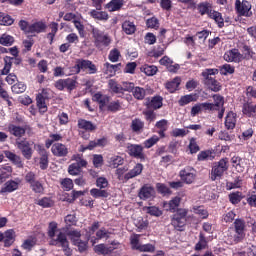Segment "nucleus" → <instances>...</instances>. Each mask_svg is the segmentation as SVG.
<instances>
[{
	"mask_svg": "<svg viewBox=\"0 0 256 256\" xmlns=\"http://www.w3.org/2000/svg\"><path fill=\"white\" fill-rule=\"evenodd\" d=\"M214 103H200L193 106V115L201 113V111H218V119H223L225 115V97L221 94H214L212 96Z\"/></svg>",
	"mask_w": 256,
	"mask_h": 256,
	"instance_id": "nucleus-1",
	"label": "nucleus"
},
{
	"mask_svg": "<svg viewBox=\"0 0 256 256\" xmlns=\"http://www.w3.org/2000/svg\"><path fill=\"white\" fill-rule=\"evenodd\" d=\"M48 235L51 238L50 245L62 247L65 255H71V248H69V241H67V236L61 230L57 229V223L51 222L49 224Z\"/></svg>",
	"mask_w": 256,
	"mask_h": 256,
	"instance_id": "nucleus-2",
	"label": "nucleus"
},
{
	"mask_svg": "<svg viewBox=\"0 0 256 256\" xmlns=\"http://www.w3.org/2000/svg\"><path fill=\"white\" fill-rule=\"evenodd\" d=\"M218 73V69H205L202 72V77L205 79V85L208 87V89H210V91H213L214 93H219V91L223 89L221 83L212 77V75H217Z\"/></svg>",
	"mask_w": 256,
	"mask_h": 256,
	"instance_id": "nucleus-3",
	"label": "nucleus"
},
{
	"mask_svg": "<svg viewBox=\"0 0 256 256\" xmlns=\"http://www.w3.org/2000/svg\"><path fill=\"white\" fill-rule=\"evenodd\" d=\"M187 213H189L188 209L179 208L173 215L171 219V225L174 226V229H176V231H183L185 223H187Z\"/></svg>",
	"mask_w": 256,
	"mask_h": 256,
	"instance_id": "nucleus-4",
	"label": "nucleus"
},
{
	"mask_svg": "<svg viewBox=\"0 0 256 256\" xmlns=\"http://www.w3.org/2000/svg\"><path fill=\"white\" fill-rule=\"evenodd\" d=\"M92 37L94 39V45L97 47V49L103 50V47H109V45H111V37L97 28L92 29Z\"/></svg>",
	"mask_w": 256,
	"mask_h": 256,
	"instance_id": "nucleus-5",
	"label": "nucleus"
},
{
	"mask_svg": "<svg viewBox=\"0 0 256 256\" xmlns=\"http://www.w3.org/2000/svg\"><path fill=\"white\" fill-rule=\"evenodd\" d=\"M235 11L238 17H252L253 16V11L251 2L247 0H235L234 3Z\"/></svg>",
	"mask_w": 256,
	"mask_h": 256,
	"instance_id": "nucleus-6",
	"label": "nucleus"
},
{
	"mask_svg": "<svg viewBox=\"0 0 256 256\" xmlns=\"http://www.w3.org/2000/svg\"><path fill=\"white\" fill-rule=\"evenodd\" d=\"M234 241L235 243H241L245 239V231L247 229V223L242 218H237L234 220Z\"/></svg>",
	"mask_w": 256,
	"mask_h": 256,
	"instance_id": "nucleus-7",
	"label": "nucleus"
},
{
	"mask_svg": "<svg viewBox=\"0 0 256 256\" xmlns=\"http://www.w3.org/2000/svg\"><path fill=\"white\" fill-rule=\"evenodd\" d=\"M227 163H228L227 158H222L212 167V173H211L212 181H216L218 177H221L222 175L225 174V171L229 169V166L227 165Z\"/></svg>",
	"mask_w": 256,
	"mask_h": 256,
	"instance_id": "nucleus-8",
	"label": "nucleus"
},
{
	"mask_svg": "<svg viewBox=\"0 0 256 256\" xmlns=\"http://www.w3.org/2000/svg\"><path fill=\"white\" fill-rule=\"evenodd\" d=\"M15 145L25 159H31L33 157V149H31V144L27 139L16 138Z\"/></svg>",
	"mask_w": 256,
	"mask_h": 256,
	"instance_id": "nucleus-9",
	"label": "nucleus"
},
{
	"mask_svg": "<svg viewBox=\"0 0 256 256\" xmlns=\"http://www.w3.org/2000/svg\"><path fill=\"white\" fill-rule=\"evenodd\" d=\"M74 69L76 73H81V69H88L90 75H95V73H97V66H95L91 60L78 59Z\"/></svg>",
	"mask_w": 256,
	"mask_h": 256,
	"instance_id": "nucleus-10",
	"label": "nucleus"
},
{
	"mask_svg": "<svg viewBox=\"0 0 256 256\" xmlns=\"http://www.w3.org/2000/svg\"><path fill=\"white\" fill-rule=\"evenodd\" d=\"M223 57L227 63H241L243 61V54L237 48L226 51Z\"/></svg>",
	"mask_w": 256,
	"mask_h": 256,
	"instance_id": "nucleus-11",
	"label": "nucleus"
},
{
	"mask_svg": "<svg viewBox=\"0 0 256 256\" xmlns=\"http://www.w3.org/2000/svg\"><path fill=\"white\" fill-rule=\"evenodd\" d=\"M155 195V188L149 184L142 186L138 193V197L142 199V201H147V199H155Z\"/></svg>",
	"mask_w": 256,
	"mask_h": 256,
	"instance_id": "nucleus-12",
	"label": "nucleus"
},
{
	"mask_svg": "<svg viewBox=\"0 0 256 256\" xmlns=\"http://www.w3.org/2000/svg\"><path fill=\"white\" fill-rule=\"evenodd\" d=\"M49 99V92L45 89L42 90L40 94L36 97L37 107L41 113H46L47 111V100Z\"/></svg>",
	"mask_w": 256,
	"mask_h": 256,
	"instance_id": "nucleus-13",
	"label": "nucleus"
},
{
	"mask_svg": "<svg viewBox=\"0 0 256 256\" xmlns=\"http://www.w3.org/2000/svg\"><path fill=\"white\" fill-rule=\"evenodd\" d=\"M76 162L72 163L68 167V173L69 175H79L81 173L82 167H87V161L81 159V157H76Z\"/></svg>",
	"mask_w": 256,
	"mask_h": 256,
	"instance_id": "nucleus-14",
	"label": "nucleus"
},
{
	"mask_svg": "<svg viewBox=\"0 0 256 256\" xmlns=\"http://www.w3.org/2000/svg\"><path fill=\"white\" fill-rule=\"evenodd\" d=\"M19 185H21V179L19 178L15 180H8L1 188L0 193H13V191H17V189H19Z\"/></svg>",
	"mask_w": 256,
	"mask_h": 256,
	"instance_id": "nucleus-15",
	"label": "nucleus"
},
{
	"mask_svg": "<svg viewBox=\"0 0 256 256\" xmlns=\"http://www.w3.org/2000/svg\"><path fill=\"white\" fill-rule=\"evenodd\" d=\"M128 154L131 157H135L136 159H144L145 155L143 154V146L137 144H129L127 146Z\"/></svg>",
	"mask_w": 256,
	"mask_h": 256,
	"instance_id": "nucleus-16",
	"label": "nucleus"
},
{
	"mask_svg": "<svg viewBox=\"0 0 256 256\" xmlns=\"http://www.w3.org/2000/svg\"><path fill=\"white\" fill-rule=\"evenodd\" d=\"M4 63L5 64H4V68L2 70V75H9V71H11V67H12L13 63L15 65H19V63H21V59L6 56L4 58Z\"/></svg>",
	"mask_w": 256,
	"mask_h": 256,
	"instance_id": "nucleus-17",
	"label": "nucleus"
},
{
	"mask_svg": "<svg viewBox=\"0 0 256 256\" xmlns=\"http://www.w3.org/2000/svg\"><path fill=\"white\" fill-rule=\"evenodd\" d=\"M208 17L216 23L219 29H223V27H225V18H223V14L221 12L212 10V13Z\"/></svg>",
	"mask_w": 256,
	"mask_h": 256,
	"instance_id": "nucleus-18",
	"label": "nucleus"
},
{
	"mask_svg": "<svg viewBox=\"0 0 256 256\" xmlns=\"http://www.w3.org/2000/svg\"><path fill=\"white\" fill-rule=\"evenodd\" d=\"M52 153L56 157H66V155L69 153V150H67V146H65L62 143H55L52 145Z\"/></svg>",
	"mask_w": 256,
	"mask_h": 256,
	"instance_id": "nucleus-19",
	"label": "nucleus"
},
{
	"mask_svg": "<svg viewBox=\"0 0 256 256\" xmlns=\"http://www.w3.org/2000/svg\"><path fill=\"white\" fill-rule=\"evenodd\" d=\"M113 233H111L109 230H107L105 227H102L96 231V238H91L92 245H95L99 239H109Z\"/></svg>",
	"mask_w": 256,
	"mask_h": 256,
	"instance_id": "nucleus-20",
	"label": "nucleus"
},
{
	"mask_svg": "<svg viewBox=\"0 0 256 256\" xmlns=\"http://www.w3.org/2000/svg\"><path fill=\"white\" fill-rule=\"evenodd\" d=\"M8 131H9L10 135H13L17 139H21V137H23V135H25V133H26L25 128H23L21 126L14 125V124L8 125Z\"/></svg>",
	"mask_w": 256,
	"mask_h": 256,
	"instance_id": "nucleus-21",
	"label": "nucleus"
},
{
	"mask_svg": "<svg viewBox=\"0 0 256 256\" xmlns=\"http://www.w3.org/2000/svg\"><path fill=\"white\" fill-rule=\"evenodd\" d=\"M215 159V151L213 149L200 151L197 155V161H213Z\"/></svg>",
	"mask_w": 256,
	"mask_h": 256,
	"instance_id": "nucleus-22",
	"label": "nucleus"
},
{
	"mask_svg": "<svg viewBox=\"0 0 256 256\" xmlns=\"http://www.w3.org/2000/svg\"><path fill=\"white\" fill-rule=\"evenodd\" d=\"M79 129H83L84 131H88L89 133L93 131H97V125L93 124L91 121H87L85 119L78 120Z\"/></svg>",
	"mask_w": 256,
	"mask_h": 256,
	"instance_id": "nucleus-23",
	"label": "nucleus"
},
{
	"mask_svg": "<svg viewBox=\"0 0 256 256\" xmlns=\"http://www.w3.org/2000/svg\"><path fill=\"white\" fill-rule=\"evenodd\" d=\"M200 15H208V17L213 12V4L209 2H201L197 6Z\"/></svg>",
	"mask_w": 256,
	"mask_h": 256,
	"instance_id": "nucleus-24",
	"label": "nucleus"
},
{
	"mask_svg": "<svg viewBox=\"0 0 256 256\" xmlns=\"http://www.w3.org/2000/svg\"><path fill=\"white\" fill-rule=\"evenodd\" d=\"M242 55H243V59H245L246 61H255L256 60V52L253 51V48H251V46L249 45H244L242 47Z\"/></svg>",
	"mask_w": 256,
	"mask_h": 256,
	"instance_id": "nucleus-25",
	"label": "nucleus"
},
{
	"mask_svg": "<svg viewBox=\"0 0 256 256\" xmlns=\"http://www.w3.org/2000/svg\"><path fill=\"white\" fill-rule=\"evenodd\" d=\"M4 155L7 159H9V161L14 163V165H17V167H23V161L21 160V156L9 150L4 151Z\"/></svg>",
	"mask_w": 256,
	"mask_h": 256,
	"instance_id": "nucleus-26",
	"label": "nucleus"
},
{
	"mask_svg": "<svg viewBox=\"0 0 256 256\" xmlns=\"http://www.w3.org/2000/svg\"><path fill=\"white\" fill-rule=\"evenodd\" d=\"M121 67V64H110L109 62H106L103 67V71L105 75H108V77H114V75L117 73V70Z\"/></svg>",
	"mask_w": 256,
	"mask_h": 256,
	"instance_id": "nucleus-27",
	"label": "nucleus"
},
{
	"mask_svg": "<svg viewBox=\"0 0 256 256\" xmlns=\"http://www.w3.org/2000/svg\"><path fill=\"white\" fill-rule=\"evenodd\" d=\"M147 109H161L163 107V98L161 96H155L146 103Z\"/></svg>",
	"mask_w": 256,
	"mask_h": 256,
	"instance_id": "nucleus-28",
	"label": "nucleus"
},
{
	"mask_svg": "<svg viewBox=\"0 0 256 256\" xmlns=\"http://www.w3.org/2000/svg\"><path fill=\"white\" fill-rule=\"evenodd\" d=\"M3 234V241L5 247H11L15 241V231L13 230H7Z\"/></svg>",
	"mask_w": 256,
	"mask_h": 256,
	"instance_id": "nucleus-29",
	"label": "nucleus"
},
{
	"mask_svg": "<svg viewBox=\"0 0 256 256\" xmlns=\"http://www.w3.org/2000/svg\"><path fill=\"white\" fill-rule=\"evenodd\" d=\"M242 113L246 117L255 118V105H253L251 102H245L242 106Z\"/></svg>",
	"mask_w": 256,
	"mask_h": 256,
	"instance_id": "nucleus-30",
	"label": "nucleus"
},
{
	"mask_svg": "<svg viewBox=\"0 0 256 256\" xmlns=\"http://www.w3.org/2000/svg\"><path fill=\"white\" fill-rule=\"evenodd\" d=\"M237 123V118L235 117V113L232 111L228 112L226 118H225V127L226 129H235V125Z\"/></svg>",
	"mask_w": 256,
	"mask_h": 256,
	"instance_id": "nucleus-31",
	"label": "nucleus"
},
{
	"mask_svg": "<svg viewBox=\"0 0 256 256\" xmlns=\"http://www.w3.org/2000/svg\"><path fill=\"white\" fill-rule=\"evenodd\" d=\"M90 17H92L93 19H97V21L109 20V14L105 11H99V10H91Z\"/></svg>",
	"mask_w": 256,
	"mask_h": 256,
	"instance_id": "nucleus-32",
	"label": "nucleus"
},
{
	"mask_svg": "<svg viewBox=\"0 0 256 256\" xmlns=\"http://www.w3.org/2000/svg\"><path fill=\"white\" fill-rule=\"evenodd\" d=\"M122 30L124 31V33H126V35H133V33L137 31V27L133 22L126 20L122 24Z\"/></svg>",
	"mask_w": 256,
	"mask_h": 256,
	"instance_id": "nucleus-33",
	"label": "nucleus"
},
{
	"mask_svg": "<svg viewBox=\"0 0 256 256\" xmlns=\"http://www.w3.org/2000/svg\"><path fill=\"white\" fill-rule=\"evenodd\" d=\"M141 173H143V164H136V166L125 175V179H133V177H137L141 175Z\"/></svg>",
	"mask_w": 256,
	"mask_h": 256,
	"instance_id": "nucleus-34",
	"label": "nucleus"
},
{
	"mask_svg": "<svg viewBox=\"0 0 256 256\" xmlns=\"http://www.w3.org/2000/svg\"><path fill=\"white\" fill-rule=\"evenodd\" d=\"M40 169L45 170L49 167V155L45 149L40 150Z\"/></svg>",
	"mask_w": 256,
	"mask_h": 256,
	"instance_id": "nucleus-35",
	"label": "nucleus"
},
{
	"mask_svg": "<svg viewBox=\"0 0 256 256\" xmlns=\"http://www.w3.org/2000/svg\"><path fill=\"white\" fill-rule=\"evenodd\" d=\"M194 217H198V219H207L209 217V211L205 209V206H198L193 209Z\"/></svg>",
	"mask_w": 256,
	"mask_h": 256,
	"instance_id": "nucleus-36",
	"label": "nucleus"
},
{
	"mask_svg": "<svg viewBox=\"0 0 256 256\" xmlns=\"http://www.w3.org/2000/svg\"><path fill=\"white\" fill-rule=\"evenodd\" d=\"M179 85H181V78L176 77L172 81L166 83V89L170 93H175V90L179 89Z\"/></svg>",
	"mask_w": 256,
	"mask_h": 256,
	"instance_id": "nucleus-37",
	"label": "nucleus"
},
{
	"mask_svg": "<svg viewBox=\"0 0 256 256\" xmlns=\"http://www.w3.org/2000/svg\"><path fill=\"white\" fill-rule=\"evenodd\" d=\"M180 177L182 181H185V183H187L188 185H190V183H193V173H191V170L189 168L181 170Z\"/></svg>",
	"mask_w": 256,
	"mask_h": 256,
	"instance_id": "nucleus-38",
	"label": "nucleus"
},
{
	"mask_svg": "<svg viewBox=\"0 0 256 256\" xmlns=\"http://www.w3.org/2000/svg\"><path fill=\"white\" fill-rule=\"evenodd\" d=\"M207 248V238L203 232L199 234V241L195 245V251H203V249Z\"/></svg>",
	"mask_w": 256,
	"mask_h": 256,
	"instance_id": "nucleus-39",
	"label": "nucleus"
},
{
	"mask_svg": "<svg viewBox=\"0 0 256 256\" xmlns=\"http://www.w3.org/2000/svg\"><path fill=\"white\" fill-rule=\"evenodd\" d=\"M210 33L211 31L209 30H201L194 35V41H198L199 43H205Z\"/></svg>",
	"mask_w": 256,
	"mask_h": 256,
	"instance_id": "nucleus-40",
	"label": "nucleus"
},
{
	"mask_svg": "<svg viewBox=\"0 0 256 256\" xmlns=\"http://www.w3.org/2000/svg\"><path fill=\"white\" fill-rule=\"evenodd\" d=\"M90 195L95 199H98L99 197L107 198L109 197V192H107V190H103V188H93L90 190Z\"/></svg>",
	"mask_w": 256,
	"mask_h": 256,
	"instance_id": "nucleus-41",
	"label": "nucleus"
},
{
	"mask_svg": "<svg viewBox=\"0 0 256 256\" xmlns=\"http://www.w3.org/2000/svg\"><path fill=\"white\" fill-rule=\"evenodd\" d=\"M47 26L43 22H36L34 24H30L29 33H43V30L46 29Z\"/></svg>",
	"mask_w": 256,
	"mask_h": 256,
	"instance_id": "nucleus-42",
	"label": "nucleus"
},
{
	"mask_svg": "<svg viewBox=\"0 0 256 256\" xmlns=\"http://www.w3.org/2000/svg\"><path fill=\"white\" fill-rule=\"evenodd\" d=\"M242 185H243V179H241V177H236L234 182L226 183V189L228 191H231V189H241Z\"/></svg>",
	"mask_w": 256,
	"mask_h": 256,
	"instance_id": "nucleus-43",
	"label": "nucleus"
},
{
	"mask_svg": "<svg viewBox=\"0 0 256 256\" xmlns=\"http://www.w3.org/2000/svg\"><path fill=\"white\" fill-rule=\"evenodd\" d=\"M243 199V193L236 191L229 194V201L232 203V205H238V203H241V200Z\"/></svg>",
	"mask_w": 256,
	"mask_h": 256,
	"instance_id": "nucleus-44",
	"label": "nucleus"
},
{
	"mask_svg": "<svg viewBox=\"0 0 256 256\" xmlns=\"http://www.w3.org/2000/svg\"><path fill=\"white\" fill-rule=\"evenodd\" d=\"M132 93H133V97L135 99H138V101H141V100L145 99L146 91L142 87H135L134 86V88L132 90Z\"/></svg>",
	"mask_w": 256,
	"mask_h": 256,
	"instance_id": "nucleus-45",
	"label": "nucleus"
},
{
	"mask_svg": "<svg viewBox=\"0 0 256 256\" xmlns=\"http://www.w3.org/2000/svg\"><path fill=\"white\" fill-rule=\"evenodd\" d=\"M123 7V0H112L107 4L109 11H119Z\"/></svg>",
	"mask_w": 256,
	"mask_h": 256,
	"instance_id": "nucleus-46",
	"label": "nucleus"
},
{
	"mask_svg": "<svg viewBox=\"0 0 256 256\" xmlns=\"http://www.w3.org/2000/svg\"><path fill=\"white\" fill-rule=\"evenodd\" d=\"M180 204H181V197L176 196L172 198L167 204H164V205H168L169 211L175 212V210L177 209V207H179Z\"/></svg>",
	"mask_w": 256,
	"mask_h": 256,
	"instance_id": "nucleus-47",
	"label": "nucleus"
},
{
	"mask_svg": "<svg viewBox=\"0 0 256 256\" xmlns=\"http://www.w3.org/2000/svg\"><path fill=\"white\" fill-rule=\"evenodd\" d=\"M13 23H15V20L11 16L0 12V25L9 26L13 25Z\"/></svg>",
	"mask_w": 256,
	"mask_h": 256,
	"instance_id": "nucleus-48",
	"label": "nucleus"
},
{
	"mask_svg": "<svg viewBox=\"0 0 256 256\" xmlns=\"http://www.w3.org/2000/svg\"><path fill=\"white\" fill-rule=\"evenodd\" d=\"M15 42V39L7 34H3L0 37V44L4 45L5 47H11V45H13V43Z\"/></svg>",
	"mask_w": 256,
	"mask_h": 256,
	"instance_id": "nucleus-49",
	"label": "nucleus"
},
{
	"mask_svg": "<svg viewBox=\"0 0 256 256\" xmlns=\"http://www.w3.org/2000/svg\"><path fill=\"white\" fill-rule=\"evenodd\" d=\"M124 160L121 158V156H112L109 160V165L112 167V169H117L119 165H123Z\"/></svg>",
	"mask_w": 256,
	"mask_h": 256,
	"instance_id": "nucleus-50",
	"label": "nucleus"
},
{
	"mask_svg": "<svg viewBox=\"0 0 256 256\" xmlns=\"http://www.w3.org/2000/svg\"><path fill=\"white\" fill-rule=\"evenodd\" d=\"M30 189H32L34 193H39V194H43L45 191V187L43 186V183L39 180L34 182L32 185H30Z\"/></svg>",
	"mask_w": 256,
	"mask_h": 256,
	"instance_id": "nucleus-51",
	"label": "nucleus"
},
{
	"mask_svg": "<svg viewBox=\"0 0 256 256\" xmlns=\"http://www.w3.org/2000/svg\"><path fill=\"white\" fill-rule=\"evenodd\" d=\"M68 237H70L73 245H75L76 243H79V241H81V232L77 230H71L68 232Z\"/></svg>",
	"mask_w": 256,
	"mask_h": 256,
	"instance_id": "nucleus-52",
	"label": "nucleus"
},
{
	"mask_svg": "<svg viewBox=\"0 0 256 256\" xmlns=\"http://www.w3.org/2000/svg\"><path fill=\"white\" fill-rule=\"evenodd\" d=\"M141 69L148 77H153L157 73V67L153 65H144Z\"/></svg>",
	"mask_w": 256,
	"mask_h": 256,
	"instance_id": "nucleus-53",
	"label": "nucleus"
},
{
	"mask_svg": "<svg viewBox=\"0 0 256 256\" xmlns=\"http://www.w3.org/2000/svg\"><path fill=\"white\" fill-rule=\"evenodd\" d=\"M95 253H99L100 255H109L110 250L109 247L105 244H98L94 247Z\"/></svg>",
	"mask_w": 256,
	"mask_h": 256,
	"instance_id": "nucleus-54",
	"label": "nucleus"
},
{
	"mask_svg": "<svg viewBox=\"0 0 256 256\" xmlns=\"http://www.w3.org/2000/svg\"><path fill=\"white\" fill-rule=\"evenodd\" d=\"M221 75H233L235 73V67L231 66V64H224L220 67Z\"/></svg>",
	"mask_w": 256,
	"mask_h": 256,
	"instance_id": "nucleus-55",
	"label": "nucleus"
},
{
	"mask_svg": "<svg viewBox=\"0 0 256 256\" xmlns=\"http://www.w3.org/2000/svg\"><path fill=\"white\" fill-rule=\"evenodd\" d=\"M144 126L145 124L143 123V121H141V119H134L131 123V129L135 133L141 131V129H143Z\"/></svg>",
	"mask_w": 256,
	"mask_h": 256,
	"instance_id": "nucleus-56",
	"label": "nucleus"
},
{
	"mask_svg": "<svg viewBox=\"0 0 256 256\" xmlns=\"http://www.w3.org/2000/svg\"><path fill=\"white\" fill-rule=\"evenodd\" d=\"M121 57V52L117 50V48H114L113 50L110 51L108 59L112 63H117L119 61V58Z\"/></svg>",
	"mask_w": 256,
	"mask_h": 256,
	"instance_id": "nucleus-57",
	"label": "nucleus"
},
{
	"mask_svg": "<svg viewBox=\"0 0 256 256\" xmlns=\"http://www.w3.org/2000/svg\"><path fill=\"white\" fill-rule=\"evenodd\" d=\"M141 237V235L139 234H134L130 237V243L132 245V249H136L137 251H139L141 244L139 243V238Z\"/></svg>",
	"mask_w": 256,
	"mask_h": 256,
	"instance_id": "nucleus-58",
	"label": "nucleus"
},
{
	"mask_svg": "<svg viewBox=\"0 0 256 256\" xmlns=\"http://www.w3.org/2000/svg\"><path fill=\"white\" fill-rule=\"evenodd\" d=\"M26 89L27 86L22 82H18L12 86V91L16 94L25 93Z\"/></svg>",
	"mask_w": 256,
	"mask_h": 256,
	"instance_id": "nucleus-59",
	"label": "nucleus"
},
{
	"mask_svg": "<svg viewBox=\"0 0 256 256\" xmlns=\"http://www.w3.org/2000/svg\"><path fill=\"white\" fill-rule=\"evenodd\" d=\"M61 139H63V137L60 134H50L49 139L46 140L47 149H49V147H51L55 141H61Z\"/></svg>",
	"mask_w": 256,
	"mask_h": 256,
	"instance_id": "nucleus-60",
	"label": "nucleus"
},
{
	"mask_svg": "<svg viewBox=\"0 0 256 256\" xmlns=\"http://www.w3.org/2000/svg\"><path fill=\"white\" fill-rule=\"evenodd\" d=\"M157 143H159V136L154 135L144 142V147H146V149H151V147L157 145Z\"/></svg>",
	"mask_w": 256,
	"mask_h": 256,
	"instance_id": "nucleus-61",
	"label": "nucleus"
},
{
	"mask_svg": "<svg viewBox=\"0 0 256 256\" xmlns=\"http://www.w3.org/2000/svg\"><path fill=\"white\" fill-rule=\"evenodd\" d=\"M189 133V130L186 129H180V128H175L170 132V135L172 137H185Z\"/></svg>",
	"mask_w": 256,
	"mask_h": 256,
	"instance_id": "nucleus-62",
	"label": "nucleus"
},
{
	"mask_svg": "<svg viewBox=\"0 0 256 256\" xmlns=\"http://www.w3.org/2000/svg\"><path fill=\"white\" fill-rule=\"evenodd\" d=\"M156 189L162 195H171V190L163 183L156 184Z\"/></svg>",
	"mask_w": 256,
	"mask_h": 256,
	"instance_id": "nucleus-63",
	"label": "nucleus"
},
{
	"mask_svg": "<svg viewBox=\"0 0 256 256\" xmlns=\"http://www.w3.org/2000/svg\"><path fill=\"white\" fill-rule=\"evenodd\" d=\"M61 185L65 188V191H71L73 189V180L65 178L61 181Z\"/></svg>",
	"mask_w": 256,
	"mask_h": 256,
	"instance_id": "nucleus-64",
	"label": "nucleus"
}]
</instances>
